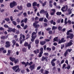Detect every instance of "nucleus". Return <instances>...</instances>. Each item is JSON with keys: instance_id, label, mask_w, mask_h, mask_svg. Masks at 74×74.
<instances>
[{"instance_id": "1", "label": "nucleus", "mask_w": 74, "mask_h": 74, "mask_svg": "<svg viewBox=\"0 0 74 74\" xmlns=\"http://www.w3.org/2000/svg\"><path fill=\"white\" fill-rule=\"evenodd\" d=\"M10 59L11 60L12 62H14L15 64H16L19 62L18 59H15V58H12V57H10Z\"/></svg>"}, {"instance_id": "2", "label": "nucleus", "mask_w": 74, "mask_h": 74, "mask_svg": "<svg viewBox=\"0 0 74 74\" xmlns=\"http://www.w3.org/2000/svg\"><path fill=\"white\" fill-rule=\"evenodd\" d=\"M16 2L15 1H13L10 3V7L11 8H13L14 6L16 5Z\"/></svg>"}, {"instance_id": "3", "label": "nucleus", "mask_w": 74, "mask_h": 74, "mask_svg": "<svg viewBox=\"0 0 74 74\" xmlns=\"http://www.w3.org/2000/svg\"><path fill=\"white\" fill-rule=\"evenodd\" d=\"M37 33L35 32H33L32 34L31 37H34V38H36L37 37Z\"/></svg>"}, {"instance_id": "4", "label": "nucleus", "mask_w": 74, "mask_h": 74, "mask_svg": "<svg viewBox=\"0 0 74 74\" xmlns=\"http://www.w3.org/2000/svg\"><path fill=\"white\" fill-rule=\"evenodd\" d=\"M73 40H70L69 42L67 43V45H66V47H69V46H71V45H73Z\"/></svg>"}, {"instance_id": "5", "label": "nucleus", "mask_w": 74, "mask_h": 74, "mask_svg": "<svg viewBox=\"0 0 74 74\" xmlns=\"http://www.w3.org/2000/svg\"><path fill=\"white\" fill-rule=\"evenodd\" d=\"M48 57H45L44 56H42V57L41 61H44V60H45V61H47L48 60L47 59H48Z\"/></svg>"}, {"instance_id": "6", "label": "nucleus", "mask_w": 74, "mask_h": 74, "mask_svg": "<svg viewBox=\"0 0 74 74\" xmlns=\"http://www.w3.org/2000/svg\"><path fill=\"white\" fill-rule=\"evenodd\" d=\"M5 43L6 44V45H5V47L6 48H8V47H10V42H6Z\"/></svg>"}, {"instance_id": "7", "label": "nucleus", "mask_w": 74, "mask_h": 74, "mask_svg": "<svg viewBox=\"0 0 74 74\" xmlns=\"http://www.w3.org/2000/svg\"><path fill=\"white\" fill-rule=\"evenodd\" d=\"M33 26L35 27V28H38V27L40 26L39 25L36 24V23H34Z\"/></svg>"}, {"instance_id": "8", "label": "nucleus", "mask_w": 74, "mask_h": 74, "mask_svg": "<svg viewBox=\"0 0 74 74\" xmlns=\"http://www.w3.org/2000/svg\"><path fill=\"white\" fill-rule=\"evenodd\" d=\"M34 67H35V65L34 64L33 65H31L30 66V68L31 69V70H33L34 69Z\"/></svg>"}, {"instance_id": "9", "label": "nucleus", "mask_w": 74, "mask_h": 74, "mask_svg": "<svg viewBox=\"0 0 74 74\" xmlns=\"http://www.w3.org/2000/svg\"><path fill=\"white\" fill-rule=\"evenodd\" d=\"M17 8L18 10H23V7L22 5H21L20 6H17Z\"/></svg>"}, {"instance_id": "10", "label": "nucleus", "mask_w": 74, "mask_h": 74, "mask_svg": "<svg viewBox=\"0 0 74 74\" xmlns=\"http://www.w3.org/2000/svg\"><path fill=\"white\" fill-rule=\"evenodd\" d=\"M34 52L35 53V54H37V53H39V50L38 49H37L36 50H35L34 51Z\"/></svg>"}, {"instance_id": "11", "label": "nucleus", "mask_w": 74, "mask_h": 74, "mask_svg": "<svg viewBox=\"0 0 74 74\" xmlns=\"http://www.w3.org/2000/svg\"><path fill=\"white\" fill-rule=\"evenodd\" d=\"M12 43H13V44L12 47H14L15 45V44L16 42V41H15V40H12Z\"/></svg>"}, {"instance_id": "12", "label": "nucleus", "mask_w": 74, "mask_h": 74, "mask_svg": "<svg viewBox=\"0 0 74 74\" xmlns=\"http://www.w3.org/2000/svg\"><path fill=\"white\" fill-rule=\"evenodd\" d=\"M19 66L18 65H16L14 66L13 67V69L14 70V71H15V70L16 69V68H18V67Z\"/></svg>"}, {"instance_id": "13", "label": "nucleus", "mask_w": 74, "mask_h": 74, "mask_svg": "<svg viewBox=\"0 0 74 74\" xmlns=\"http://www.w3.org/2000/svg\"><path fill=\"white\" fill-rule=\"evenodd\" d=\"M47 12V11H45H45L44 10H42L40 11V14H42V13H44V12H45V14H46V12Z\"/></svg>"}, {"instance_id": "14", "label": "nucleus", "mask_w": 74, "mask_h": 74, "mask_svg": "<svg viewBox=\"0 0 74 74\" xmlns=\"http://www.w3.org/2000/svg\"><path fill=\"white\" fill-rule=\"evenodd\" d=\"M56 14L57 15L60 16V15L62 14V12H56Z\"/></svg>"}, {"instance_id": "15", "label": "nucleus", "mask_w": 74, "mask_h": 74, "mask_svg": "<svg viewBox=\"0 0 74 74\" xmlns=\"http://www.w3.org/2000/svg\"><path fill=\"white\" fill-rule=\"evenodd\" d=\"M65 6H64L63 7L61 8V10L62 12H64L65 11H66L65 10H64V9H65Z\"/></svg>"}, {"instance_id": "16", "label": "nucleus", "mask_w": 74, "mask_h": 74, "mask_svg": "<svg viewBox=\"0 0 74 74\" xmlns=\"http://www.w3.org/2000/svg\"><path fill=\"white\" fill-rule=\"evenodd\" d=\"M70 39H73V38L74 37V34H71L70 35Z\"/></svg>"}, {"instance_id": "17", "label": "nucleus", "mask_w": 74, "mask_h": 74, "mask_svg": "<svg viewBox=\"0 0 74 74\" xmlns=\"http://www.w3.org/2000/svg\"><path fill=\"white\" fill-rule=\"evenodd\" d=\"M58 29L59 31H61L62 30V27H60V26H59L58 27Z\"/></svg>"}, {"instance_id": "18", "label": "nucleus", "mask_w": 74, "mask_h": 74, "mask_svg": "<svg viewBox=\"0 0 74 74\" xmlns=\"http://www.w3.org/2000/svg\"><path fill=\"white\" fill-rule=\"evenodd\" d=\"M27 7H30L32 6V5L31 3H29L27 4Z\"/></svg>"}, {"instance_id": "19", "label": "nucleus", "mask_w": 74, "mask_h": 74, "mask_svg": "<svg viewBox=\"0 0 74 74\" xmlns=\"http://www.w3.org/2000/svg\"><path fill=\"white\" fill-rule=\"evenodd\" d=\"M57 27H56L55 26H53L52 27V30H56L57 29Z\"/></svg>"}, {"instance_id": "20", "label": "nucleus", "mask_w": 74, "mask_h": 74, "mask_svg": "<svg viewBox=\"0 0 74 74\" xmlns=\"http://www.w3.org/2000/svg\"><path fill=\"white\" fill-rule=\"evenodd\" d=\"M68 52L66 51L64 54V55L65 57H66V56L68 54Z\"/></svg>"}, {"instance_id": "21", "label": "nucleus", "mask_w": 74, "mask_h": 74, "mask_svg": "<svg viewBox=\"0 0 74 74\" xmlns=\"http://www.w3.org/2000/svg\"><path fill=\"white\" fill-rule=\"evenodd\" d=\"M8 53L7 54V55L8 56L10 55V54H11V50H9L8 51Z\"/></svg>"}, {"instance_id": "22", "label": "nucleus", "mask_w": 74, "mask_h": 74, "mask_svg": "<svg viewBox=\"0 0 74 74\" xmlns=\"http://www.w3.org/2000/svg\"><path fill=\"white\" fill-rule=\"evenodd\" d=\"M42 53H42V52H40L39 53V55H38L39 57L40 58H41V57L42 56Z\"/></svg>"}, {"instance_id": "23", "label": "nucleus", "mask_w": 74, "mask_h": 74, "mask_svg": "<svg viewBox=\"0 0 74 74\" xmlns=\"http://www.w3.org/2000/svg\"><path fill=\"white\" fill-rule=\"evenodd\" d=\"M67 18L66 17L64 21L65 24H67Z\"/></svg>"}, {"instance_id": "24", "label": "nucleus", "mask_w": 74, "mask_h": 74, "mask_svg": "<svg viewBox=\"0 0 74 74\" xmlns=\"http://www.w3.org/2000/svg\"><path fill=\"white\" fill-rule=\"evenodd\" d=\"M58 37L55 38L53 39L54 41H58Z\"/></svg>"}, {"instance_id": "25", "label": "nucleus", "mask_w": 74, "mask_h": 74, "mask_svg": "<svg viewBox=\"0 0 74 74\" xmlns=\"http://www.w3.org/2000/svg\"><path fill=\"white\" fill-rule=\"evenodd\" d=\"M61 41L62 42H64L66 40H64V38H63L61 39Z\"/></svg>"}, {"instance_id": "26", "label": "nucleus", "mask_w": 74, "mask_h": 74, "mask_svg": "<svg viewBox=\"0 0 74 74\" xmlns=\"http://www.w3.org/2000/svg\"><path fill=\"white\" fill-rule=\"evenodd\" d=\"M39 43V40H35V44H38Z\"/></svg>"}, {"instance_id": "27", "label": "nucleus", "mask_w": 74, "mask_h": 74, "mask_svg": "<svg viewBox=\"0 0 74 74\" xmlns=\"http://www.w3.org/2000/svg\"><path fill=\"white\" fill-rule=\"evenodd\" d=\"M28 49H30L31 48V45L29 44L27 45Z\"/></svg>"}, {"instance_id": "28", "label": "nucleus", "mask_w": 74, "mask_h": 74, "mask_svg": "<svg viewBox=\"0 0 74 74\" xmlns=\"http://www.w3.org/2000/svg\"><path fill=\"white\" fill-rule=\"evenodd\" d=\"M12 29L11 28L9 27V30H8V31L9 32H12Z\"/></svg>"}, {"instance_id": "29", "label": "nucleus", "mask_w": 74, "mask_h": 74, "mask_svg": "<svg viewBox=\"0 0 74 74\" xmlns=\"http://www.w3.org/2000/svg\"><path fill=\"white\" fill-rule=\"evenodd\" d=\"M28 45V43L26 42H25L24 44V46L27 47Z\"/></svg>"}, {"instance_id": "30", "label": "nucleus", "mask_w": 74, "mask_h": 74, "mask_svg": "<svg viewBox=\"0 0 74 74\" xmlns=\"http://www.w3.org/2000/svg\"><path fill=\"white\" fill-rule=\"evenodd\" d=\"M4 20L5 21H6L7 22H9L10 21V19L8 18H5Z\"/></svg>"}, {"instance_id": "31", "label": "nucleus", "mask_w": 74, "mask_h": 74, "mask_svg": "<svg viewBox=\"0 0 74 74\" xmlns=\"http://www.w3.org/2000/svg\"><path fill=\"white\" fill-rule=\"evenodd\" d=\"M37 5V3L36 2H34L33 3V6H36Z\"/></svg>"}, {"instance_id": "32", "label": "nucleus", "mask_w": 74, "mask_h": 74, "mask_svg": "<svg viewBox=\"0 0 74 74\" xmlns=\"http://www.w3.org/2000/svg\"><path fill=\"white\" fill-rule=\"evenodd\" d=\"M51 63L52 66H55V62H51Z\"/></svg>"}, {"instance_id": "33", "label": "nucleus", "mask_w": 74, "mask_h": 74, "mask_svg": "<svg viewBox=\"0 0 74 74\" xmlns=\"http://www.w3.org/2000/svg\"><path fill=\"white\" fill-rule=\"evenodd\" d=\"M45 41L41 42H40V44L41 45H44V44H45Z\"/></svg>"}, {"instance_id": "34", "label": "nucleus", "mask_w": 74, "mask_h": 74, "mask_svg": "<svg viewBox=\"0 0 74 74\" xmlns=\"http://www.w3.org/2000/svg\"><path fill=\"white\" fill-rule=\"evenodd\" d=\"M4 49V48L3 47H1L0 48V52H2L3 50Z\"/></svg>"}, {"instance_id": "35", "label": "nucleus", "mask_w": 74, "mask_h": 74, "mask_svg": "<svg viewBox=\"0 0 74 74\" xmlns=\"http://www.w3.org/2000/svg\"><path fill=\"white\" fill-rule=\"evenodd\" d=\"M72 51V49H67L66 51H67L68 52H71V51Z\"/></svg>"}, {"instance_id": "36", "label": "nucleus", "mask_w": 74, "mask_h": 74, "mask_svg": "<svg viewBox=\"0 0 74 74\" xmlns=\"http://www.w3.org/2000/svg\"><path fill=\"white\" fill-rule=\"evenodd\" d=\"M32 38L31 39V41H32V42H33L34 41V39L36 38H34V37H33L32 38Z\"/></svg>"}, {"instance_id": "37", "label": "nucleus", "mask_w": 74, "mask_h": 74, "mask_svg": "<svg viewBox=\"0 0 74 74\" xmlns=\"http://www.w3.org/2000/svg\"><path fill=\"white\" fill-rule=\"evenodd\" d=\"M17 71L18 72L20 71V70L19 69V67H18L17 69L15 71V72H17Z\"/></svg>"}, {"instance_id": "38", "label": "nucleus", "mask_w": 74, "mask_h": 74, "mask_svg": "<svg viewBox=\"0 0 74 74\" xmlns=\"http://www.w3.org/2000/svg\"><path fill=\"white\" fill-rule=\"evenodd\" d=\"M49 73V71H45V73H44V74H48Z\"/></svg>"}, {"instance_id": "39", "label": "nucleus", "mask_w": 74, "mask_h": 74, "mask_svg": "<svg viewBox=\"0 0 74 74\" xmlns=\"http://www.w3.org/2000/svg\"><path fill=\"white\" fill-rule=\"evenodd\" d=\"M44 20V18H41L39 19V21H43Z\"/></svg>"}, {"instance_id": "40", "label": "nucleus", "mask_w": 74, "mask_h": 74, "mask_svg": "<svg viewBox=\"0 0 74 74\" xmlns=\"http://www.w3.org/2000/svg\"><path fill=\"white\" fill-rule=\"evenodd\" d=\"M43 48L42 47L40 49V52H42V53H43Z\"/></svg>"}, {"instance_id": "41", "label": "nucleus", "mask_w": 74, "mask_h": 74, "mask_svg": "<svg viewBox=\"0 0 74 74\" xmlns=\"http://www.w3.org/2000/svg\"><path fill=\"white\" fill-rule=\"evenodd\" d=\"M57 59H53L52 60L51 62H54L55 61H56Z\"/></svg>"}, {"instance_id": "42", "label": "nucleus", "mask_w": 74, "mask_h": 74, "mask_svg": "<svg viewBox=\"0 0 74 74\" xmlns=\"http://www.w3.org/2000/svg\"><path fill=\"white\" fill-rule=\"evenodd\" d=\"M12 23H13V24H14V25H16V22L15 21H13Z\"/></svg>"}, {"instance_id": "43", "label": "nucleus", "mask_w": 74, "mask_h": 74, "mask_svg": "<svg viewBox=\"0 0 74 74\" xmlns=\"http://www.w3.org/2000/svg\"><path fill=\"white\" fill-rule=\"evenodd\" d=\"M47 14L46 15V17L47 18H48L49 17V14H48V13L46 12Z\"/></svg>"}, {"instance_id": "44", "label": "nucleus", "mask_w": 74, "mask_h": 74, "mask_svg": "<svg viewBox=\"0 0 74 74\" xmlns=\"http://www.w3.org/2000/svg\"><path fill=\"white\" fill-rule=\"evenodd\" d=\"M46 4H47V2H45L43 3L42 4V6L43 7H44L45 5H46Z\"/></svg>"}, {"instance_id": "45", "label": "nucleus", "mask_w": 74, "mask_h": 74, "mask_svg": "<svg viewBox=\"0 0 74 74\" xmlns=\"http://www.w3.org/2000/svg\"><path fill=\"white\" fill-rule=\"evenodd\" d=\"M27 27V25H25L24 27L23 28V29H24V30H25V29H26Z\"/></svg>"}, {"instance_id": "46", "label": "nucleus", "mask_w": 74, "mask_h": 74, "mask_svg": "<svg viewBox=\"0 0 74 74\" xmlns=\"http://www.w3.org/2000/svg\"><path fill=\"white\" fill-rule=\"evenodd\" d=\"M46 49L47 50H48V51H51V48L47 47V48Z\"/></svg>"}, {"instance_id": "47", "label": "nucleus", "mask_w": 74, "mask_h": 74, "mask_svg": "<svg viewBox=\"0 0 74 74\" xmlns=\"http://www.w3.org/2000/svg\"><path fill=\"white\" fill-rule=\"evenodd\" d=\"M66 64H64L63 65V67H62V69H64V68L65 67H66Z\"/></svg>"}, {"instance_id": "48", "label": "nucleus", "mask_w": 74, "mask_h": 74, "mask_svg": "<svg viewBox=\"0 0 74 74\" xmlns=\"http://www.w3.org/2000/svg\"><path fill=\"white\" fill-rule=\"evenodd\" d=\"M23 52H26V48H23Z\"/></svg>"}, {"instance_id": "49", "label": "nucleus", "mask_w": 74, "mask_h": 74, "mask_svg": "<svg viewBox=\"0 0 74 74\" xmlns=\"http://www.w3.org/2000/svg\"><path fill=\"white\" fill-rule=\"evenodd\" d=\"M29 64V62H27L26 63H25V67H26L27 65Z\"/></svg>"}, {"instance_id": "50", "label": "nucleus", "mask_w": 74, "mask_h": 74, "mask_svg": "<svg viewBox=\"0 0 74 74\" xmlns=\"http://www.w3.org/2000/svg\"><path fill=\"white\" fill-rule=\"evenodd\" d=\"M17 22L18 23H19V22H21V21H20V19H19V18H18L17 19Z\"/></svg>"}, {"instance_id": "51", "label": "nucleus", "mask_w": 74, "mask_h": 74, "mask_svg": "<svg viewBox=\"0 0 74 74\" xmlns=\"http://www.w3.org/2000/svg\"><path fill=\"white\" fill-rule=\"evenodd\" d=\"M44 21L45 22H48V20L47 19V18H45L44 20Z\"/></svg>"}, {"instance_id": "52", "label": "nucleus", "mask_w": 74, "mask_h": 74, "mask_svg": "<svg viewBox=\"0 0 74 74\" xmlns=\"http://www.w3.org/2000/svg\"><path fill=\"white\" fill-rule=\"evenodd\" d=\"M13 17L12 16H11L10 17V19L11 21H13L14 20L13 19Z\"/></svg>"}, {"instance_id": "53", "label": "nucleus", "mask_w": 74, "mask_h": 74, "mask_svg": "<svg viewBox=\"0 0 74 74\" xmlns=\"http://www.w3.org/2000/svg\"><path fill=\"white\" fill-rule=\"evenodd\" d=\"M24 21L25 23H26V22L27 21V18H25V20H24Z\"/></svg>"}, {"instance_id": "54", "label": "nucleus", "mask_w": 74, "mask_h": 74, "mask_svg": "<svg viewBox=\"0 0 74 74\" xmlns=\"http://www.w3.org/2000/svg\"><path fill=\"white\" fill-rule=\"evenodd\" d=\"M51 10L52 11H53V12H54L55 13L56 12L55 9H51Z\"/></svg>"}, {"instance_id": "55", "label": "nucleus", "mask_w": 74, "mask_h": 74, "mask_svg": "<svg viewBox=\"0 0 74 74\" xmlns=\"http://www.w3.org/2000/svg\"><path fill=\"white\" fill-rule=\"evenodd\" d=\"M51 29V28H48L46 29V30L47 31H49V30H50Z\"/></svg>"}, {"instance_id": "56", "label": "nucleus", "mask_w": 74, "mask_h": 74, "mask_svg": "<svg viewBox=\"0 0 74 74\" xmlns=\"http://www.w3.org/2000/svg\"><path fill=\"white\" fill-rule=\"evenodd\" d=\"M71 67V66H70V65H69L67 68V69H68V70H69V69H70Z\"/></svg>"}, {"instance_id": "57", "label": "nucleus", "mask_w": 74, "mask_h": 74, "mask_svg": "<svg viewBox=\"0 0 74 74\" xmlns=\"http://www.w3.org/2000/svg\"><path fill=\"white\" fill-rule=\"evenodd\" d=\"M59 1L60 3H62L64 1V0H60Z\"/></svg>"}, {"instance_id": "58", "label": "nucleus", "mask_w": 74, "mask_h": 74, "mask_svg": "<svg viewBox=\"0 0 74 74\" xmlns=\"http://www.w3.org/2000/svg\"><path fill=\"white\" fill-rule=\"evenodd\" d=\"M38 17L36 16L35 18V20L36 21H38Z\"/></svg>"}, {"instance_id": "59", "label": "nucleus", "mask_w": 74, "mask_h": 74, "mask_svg": "<svg viewBox=\"0 0 74 74\" xmlns=\"http://www.w3.org/2000/svg\"><path fill=\"white\" fill-rule=\"evenodd\" d=\"M23 15H24V16H26L27 15V14H26V12H25L23 13Z\"/></svg>"}, {"instance_id": "60", "label": "nucleus", "mask_w": 74, "mask_h": 74, "mask_svg": "<svg viewBox=\"0 0 74 74\" xmlns=\"http://www.w3.org/2000/svg\"><path fill=\"white\" fill-rule=\"evenodd\" d=\"M40 69H41V66H38L37 68V70H40Z\"/></svg>"}, {"instance_id": "61", "label": "nucleus", "mask_w": 74, "mask_h": 74, "mask_svg": "<svg viewBox=\"0 0 74 74\" xmlns=\"http://www.w3.org/2000/svg\"><path fill=\"white\" fill-rule=\"evenodd\" d=\"M45 55H46V56H48L49 54L48 53H44Z\"/></svg>"}, {"instance_id": "62", "label": "nucleus", "mask_w": 74, "mask_h": 74, "mask_svg": "<svg viewBox=\"0 0 74 74\" xmlns=\"http://www.w3.org/2000/svg\"><path fill=\"white\" fill-rule=\"evenodd\" d=\"M17 28H18V29H20V28H21V26H20V25H18L17 26Z\"/></svg>"}, {"instance_id": "63", "label": "nucleus", "mask_w": 74, "mask_h": 74, "mask_svg": "<svg viewBox=\"0 0 74 74\" xmlns=\"http://www.w3.org/2000/svg\"><path fill=\"white\" fill-rule=\"evenodd\" d=\"M54 14H55V13L54 12H52L51 13V15H53Z\"/></svg>"}, {"instance_id": "64", "label": "nucleus", "mask_w": 74, "mask_h": 74, "mask_svg": "<svg viewBox=\"0 0 74 74\" xmlns=\"http://www.w3.org/2000/svg\"><path fill=\"white\" fill-rule=\"evenodd\" d=\"M4 27H9L8 26V25H4Z\"/></svg>"}]
</instances>
